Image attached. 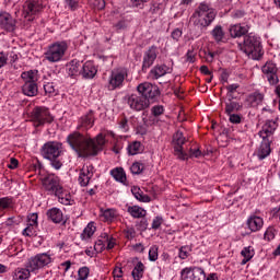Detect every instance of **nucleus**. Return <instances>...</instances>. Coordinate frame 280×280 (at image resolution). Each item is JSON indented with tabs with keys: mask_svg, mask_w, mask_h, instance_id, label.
Returning a JSON list of instances; mask_svg holds the SVG:
<instances>
[{
	"mask_svg": "<svg viewBox=\"0 0 280 280\" xmlns=\"http://www.w3.org/2000/svg\"><path fill=\"white\" fill-rule=\"evenodd\" d=\"M128 213L131 218H145L147 211L145 209L139 207V206H130L127 209Z\"/></svg>",
	"mask_w": 280,
	"mask_h": 280,
	"instance_id": "30",
	"label": "nucleus"
},
{
	"mask_svg": "<svg viewBox=\"0 0 280 280\" xmlns=\"http://www.w3.org/2000/svg\"><path fill=\"white\" fill-rule=\"evenodd\" d=\"M67 141L72 150L82 159L97 156L98 152H102L106 144V138L102 133H98L95 139H91L78 131L70 133Z\"/></svg>",
	"mask_w": 280,
	"mask_h": 280,
	"instance_id": "1",
	"label": "nucleus"
},
{
	"mask_svg": "<svg viewBox=\"0 0 280 280\" xmlns=\"http://www.w3.org/2000/svg\"><path fill=\"white\" fill-rule=\"evenodd\" d=\"M230 116L231 124H241L242 122V116L237 114H228Z\"/></svg>",
	"mask_w": 280,
	"mask_h": 280,
	"instance_id": "53",
	"label": "nucleus"
},
{
	"mask_svg": "<svg viewBox=\"0 0 280 280\" xmlns=\"http://www.w3.org/2000/svg\"><path fill=\"white\" fill-rule=\"evenodd\" d=\"M51 256L47 253L37 254L31 257L26 264V268H16L12 272L13 280H27L32 272L36 275L45 266H49Z\"/></svg>",
	"mask_w": 280,
	"mask_h": 280,
	"instance_id": "2",
	"label": "nucleus"
},
{
	"mask_svg": "<svg viewBox=\"0 0 280 280\" xmlns=\"http://www.w3.org/2000/svg\"><path fill=\"white\" fill-rule=\"evenodd\" d=\"M126 78H128V69L126 68L114 69L108 80L109 91L121 89V86H124V82L126 81Z\"/></svg>",
	"mask_w": 280,
	"mask_h": 280,
	"instance_id": "9",
	"label": "nucleus"
},
{
	"mask_svg": "<svg viewBox=\"0 0 280 280\" xmlns=\"http://www.w3.org/2000/svg\"><path fill=\"white\" fill-rule=\"evenodd\" d=\"M137 91L142 95V97H145L148 102H155L156 97L161 95V90H159V86L150 82L138 84Z\"/></svg>",
	"mask_w": 280,
	"mask_h": 280,
	"instance_id": "12",
	"label": "nucleus"
},
{
	"mask_svg": "<svg viewBox=\"0 0 280 280\" xmlns=\"http://www.w3.org/2000/svg\"><path fill=\"white\" fill-rule=\"evenodd\" d=\"M93 178V166H83L79 174V184L86 187Z\"/></svg>",
	"mask_w": 280,
	"mask_h": 280,
	"instance_id": "19",
	"label": "nucleus"
},
{
	"mask_svg": "<svg viewBox=\"0 0 280 280\" xmlns=\"http://www.w3.org/2000/svg\"><path fill=\"white\" fill-rule=\"evenodd\" d=\"M182 280H205V270L200 267L185 268L180 272Z\"/></svg>",
	"mask_w": 280,
	"mask_h": 280,
	"instance_id": "15",
	"label": "nucleus"
},
{
	"mask_svg": "<svg viewBox=\"0 0 280 280\" xmlns=\"http://www.w3.org/2000/svg\"><path fill=\"white\" fill-rule=\"evenodd\" d=\"M128 152L131 156H135V154L143 152V147L141 145V142L135 141L131 144H129Z\"/></svg>",
	"mask_w": 280,
	"mask_h": 280,
	"instance_id": "38",
	"label": "nucleus"
},
{
	"mask_svg": "<svg viewBox=\"0 0 280 280\" xmlns=\"http://www.w3.org/2000/svg\"><path fill=\"white\" fill-rule=\"evenodd\" d=\"M32 121L35 128H39V126H45V124H51L54 117L46 107H35L32 112Z\"/></svg>",
	"mask_w": 280,
	"mask_h": 280,
	"instance_id": "10",
	"label": "nucleus"
},
{
	"mask_svg": "<svg viewBox=\"0 0 280 280\" xmlns=\"http://www.w3.org/2000/svg\"><path fill=\"white\" fill-rule=\"evenodd\" d=\"M42 185L48 194L52 196H60L62 194L63 188L60 184V178L56 175H47L42 179Z\"/></svg>",
	"mask_w": 280,
	"mask_h": 280,
	"instance_id": "11",
	"label": "nucleus"
},
{
	"mask_svg": "<svg viewBox=\"0 0 280 280\" xmlns=\"http://www.w3.org/2000/svg\"><path fill=\"white\" fill-rule=\"evenodd\" d=\"M130 170L133 174H141L143 172V164L136 162L131 165Z\"/></svg>",
	"mask_w": 280,
	"mask_h": 280,
	"instance_id": "49",
	"label": "nucleus"
},
{
	"mask_svg": "<svg viewBox=\"0 0 280 280\" xmlns=\"http://www.w3.org/2000/svg\"><path fill=\"white\" fill-rule=\"evenodd\" d=\"M276 130H277V121H275V120H267L262 125V128L258 132V135L262 139L272 140V135H275Z\"/></svg>",
	"mask_w": 280,
	"mask_h": 280,
	"instance_id": "18",
	"label": "nucleus"
},
{
	"mask_svg": "<svg viewBox=\"0 0 280 280\" xmlns=\"http://www.w3.org/2000/svg\"><path fill=\"white\" fill-rule=\"evenodd\" d=\"M238 48L252 60H259L264 56L261 52V42L259 37L253 34L245 35L243 43H238Z\"/></svg>",
	"mask_w": 280,
	"mask_h": 280,
	"instance_id": "4",
	"label": "nucleus"
},
{
	"mask_svg": "<svg viewBox=\"0 0 280 280\" xmlns=\"http://www.w3.org/2000/svg\"><path fill=\"white\" fill-rule=\"evenodd\" d=\"M69 49L67 42H56L51 44L45 52V59L48 62H60Z\"/></svg>",
	"mask_w": 280,
	"mask_h": 280,
	"instance_id": "7",
	"label": "nucleus"
},
{
	"mask_svg": "<svg viewBox=\"0 0 280 280\" xmlns=\"http://www.w3.org/2000/svg\"><path fill=\"white\" fill-rule=\"evenodd\" d=\"M156 46H151L143 56V61H142V71H148L150 67L154 65V60H156Z\"/></svg>",
	"mask_w": 280,
	"mask_h": 280,
	"instance_id": "17",
	"label": "nucleus"
},
{
	"mask_svg": "<svg viewBox=\"0 0 280 280\" xmlns=\"http://www.w3.org/2000/svg\"><path fill=\"white\" fill-rule=\"evenodd\" d=\"M55 196L58 197V201L60 202V205H71V195L65 194V190H62L61 194Z\"/></svg>",
	"mask_w": 280,
	"mask_h": 280,
	"instance_id": "40",
	"label": "nucleus"
},
{
	"mask_svg": "<svg viewBox=\"0 0 280 280\" xmlns=\"http://www.w3.org/2000/svg\"><path fill=\"white\" fill-rule=\"evenodd\" d=\"M113 276H114V280H121V278L124 277V270H121L120 267H116L113 270Z\"/></svg>",
	"mask_w": 280,
	"mask_h": 280,
	"instance_id": "51",
	"label": "nucleus"
},
{
	"mask_svg": "<svg viewBox=\"0 0 280 280\" xmlns=\"http://www.w3.org/2000/svg\"><path fill=\"white\" fill-rule=\"evenodd\" d=\"M102 218L104 222H113L115 220V210L113 209H107L102 212Z\"/></svg>",
	"mask_w": 280,
	"mask_h": 280,
	"instance_id": "41",
	"label": "nucleus"
},
{
	"mask_svg": "<svg viewBox=\"0 0 280 280\" xmlns=\"http://www.w3.org/2000/svg\"><path fill=\"white\" fill-rule=\"evenodd\" d=\"M202 54L207 62H213V58H215V52L203 50Z\"/></svg>",
	"mask_w": 280,
	"mask_h": 280,
	"instance_id": "52",
	"label": "nucleus"
},
{
	"mask_svg": "<svg viewBox=\"0 0 280 280\" xmlns=\"http://www.w3.org/2000/svg\"><path fill=\"white\" fill-rule=\"evenodd\" d=\"M173 40H180V37L183 36V31H180L179 28H175L172 34H171Z\"/></svg>",
	"mask_w": 280,
	"mask_h": 280,
	"instance_id": "55",
	"label": "nucleus"
},
{
	"mask_svg": "<svg viewBox=\"0 0 280 280\" xmlns=\"http://www.w3.org/2000/svg\"><path fill=\"white\" fill-rule=\"evenodd\" d=\"M36 73H38V71H27V72H23L21 74L22 80H24V84H26V82H35L36 80H38V78L36 77Z\"/></svg>",
	"mask_w": 280,
	"mask_h": 280,
	"instance_id": "39",
	"label": "nucleus"
},
{
	"mask_svg": "<svg viewBox=\"0 0 280 280\" xmlns=\"http://www.w3.org/2000/svg\"><path fill=\"white\" fill-rule=\"evenodd\" d=\"M261 71L265 78L268 80L269 84L271 85L279 84V75L277 74L279 71V68H277V63L272 61H267L262 66Z\"/></svg>",
	"mask_w": 280,
	"mask_h": 280,
	"instance_id": "14",
	"label": "nucleus"
},
{
	"mask_svg": "<svg viewBox=\"0 0 280 280\" xmlns=\"http://www.w3.org/2000/svg\"><path fill=\"white\" fill-rule=\"evenodd\" d=\"M45 10V0H26L23 4L22 15L27 21H34Z\"/></svg>",
	"mask_w": 280,
	"mask_h": 280,
	"instance_id": "6",
	"label": "nucleus"
},
{
	"mask_svg": "<svg viewBox=\"0 0 280 280\" xmlns=\"http://www.w3.org/2000/svg\"><path fill=\"white\" fill-rule=\"evenodd\" d=\"M95 124V115L93 114V110H90L88 114L83 115L79 119V128H84L85 130H89V128H93Z\"/></svg>",
	"mask_w": 280,
	"mask_h": 280,
	"instance_id": "22",
	"label": "nucleus"
},
{
	"mask_svg": "<svg viewBox=\"0 0 280 280\" xmlns=\"http://www.w3.org/2000/svg\"><path fill=\"white\" fill-rule=\"evenodd\" d=\"M186 62H196V54L194 50H188L186 54Z\"/></svg>",
	"mask_w": 280,
	"mask_h": 280,
	"instance_id": "58",
	"label": "nucleus"
},
{
	"mask_svg": "<svg viewBox=\"0 0 280 280\" xmlns=\"http://www.w3.org/2000/svg\"><path fill=\"white\" fill-rule=\"evenodd\" d=\"M190 156H195V159H200L202 156V151L200 149H190Z\"/></svg>",
	"mask_w": 280,
	"mask_h": 280,
	"instance_id": "60",
	"label": "nucleus"
},
{
	"mask_svg": "<svg viewBox=\"0 0 280 280\" xmlns=\"http://www.w3.org/2000/svg\"><path fill=\"white\" fill-rule=\"evenodd\" d=\"M247 226L249 231H252L253 233H257V231H260V229L264 226V219L257 215L250 217L247 220Z\"/></svg>",
	"mask_w": 280,
	"mask_h": 280,
	"instance_id": "24",
	"label": "nucleus"
},
{
	"mask_svg": "<svg viewBox=\"0 0 280 280\" xmlns=\"http://www.w3.org/2000/svg\"><path fill=\"white\" fill-rule=\"evenodd\" d=\"M149 259L150 261H156L159 259V246L153 245L149 250Z\"/></svg>",
	"mask_w": 280,
	"mask_h": 280,
	"instance_id": "42",
	"label": "nucleus"
},
{
	"mask_svg": "<svg viewBox=\"0 0 280 280\" xmlns=\"http://www.w3.org/2000/svg\"><path fill=\"white\" fill-rule=\"evenodd\" d=\"M79 280H86L89 279V267H82L79 269L78 272Z\"/></svg>",
	"mask_w": 280,
	"mask_h": 280,
	"instance_id": "48",
	"label": "nucleus"
},
{
	"mask_svg": "<svg viewBox=\"0 0 280 280\" xmlns=\"http://www.w3.org/2000/svg\"><path fill=\"white\" fill-rule=\"evenodd\" d=\"M44 91L46 95H54L56 93V85H54L51 82H48L44 85Z\"/></svg>",
	"mask_w": 280,
	"mask_h": 280,
	"instance_id": "47",
	"label": "nucleus"
},
{
	"mask_svg": "<svg viewBox=\"0 0 280 280\" xmlns=\"http://www.w3.org/2000/svg\"><path fill=\"white\" fill-rule=\"evenodd\" d=\"M42 154L44 159L50 161V165L55 170H60L62 167V160L60 155L62 154V144L59 142H47L43 145Z\"/></svg>",
	"mask_w": 280,
	"mask_h": 280,
	"instance_id": "5",
	"label": "nucleus"
},
{
	"mask_svg": "<svg viewBox=\"0 0 280 280\" xmlns=\"http://www.w3.org/2000/svg\"><path fill=\"white\" fill-rule=\"evenodd\" d=\"M246 102L248 106H250L252 108H256V106H259L260 104H262L264 94L259 92H254L247 96Z\"/></svg>",
	"mask_w": 280,
	"mask_h": 280,
	"instance_id": "28",
	"label": "nucleus"
},
{
	"mask_svg": "<svg viewBox=\"0 0 280 280\" xmlns=\"http://www.w3.org/2000/svg\"><path fill=\"white\" fill-rule=\"evenodd\" d=\"M238 89H240V84H237V83L228 85V86H226L228 100H233V93H235Z\"/></svg>",
	"mask_w": 280,
	"mask_h": 280,
	"instance_id": "46",
	"label": "nucleus"
},
{
	"mask_svg": "<svg viewBox=\"0 0 280 280\" xmlns=\"http://www.w3.org/2000/svg\"><path fill=\"white\" fill-rule=\"evenodd\" d=\"M186 141H187V139H185V136H183V132H180V131H177L173 136V145H174L175 156H177V159H179V161H187V159H189L187 153H185V151H183V145H185Z\"/></svg>",
	"mask_w": 280,
	"mask_h": 280,
	"instance_id": "13",
	"label": "nucleus"
},
{
	"mask_svg": "<svg viewBox=\"0 0 280 280\" xmlns=\"http://www.w3.org/2000/svg\"><path fill=\"white\" fill-rule=\"evenodd\" d=\"M0 27L4 32H14L16 30V20L8 12L0 13Z\"/></svg>",
	"mask_w": 280,
	"mask_h": 280,
	"instance_id": "16",
	"label": "nucleus"
},
{
	"mask_svg": "<svg viewBox=\"0 0 280 280\" xmlns=\"http://www.w3.org/2000/svg\"><path fill=\"white\" fill-rule=\"evenodd\" d=\"M38 224V214L33 213L30 218H28V225L30 226H36Z\"/></svg>",
	"mask_w": 280,
	"mask_h": 280,
	"instance_id": "56",
	"label": "nucleus"
},
{
	"mask_svg": "<svg viewBox=\"0 0 280 280\" xmlns=\"http://www.w3.org/2000/svg\"><path fill=\"white\" fill-rule=\"evenodd\" d=\"M96 228L93 223H89L81 234V240H91L93 237Z\"/></svg>",
	"mask_w": 280,
	"mask_h": 280,
	"instance_id": "36",
	"label": "nucleus"
},
{
	"mask_svg": "<svg viewBox=\"0 0 280 280\" xmlns=\"http://www.w3.org/2000/svg\"><path fill=\"white\" fill-rule=\"evenodd\" d=\"M47 217L51 222H55V224H60V222L65 221V214H62V210L58 208H51L47 211Z\"/></svg>",
	"mask_w": 280,
	"mask_h": 280,
	"instance_id": "26",
	"label": "nucleus"
},
{
	"mask_svg": "<svg viewBox=\"0 0 280 280\" xmlns=\"http://www.w3.org/2000/svg\"><path fill=\"white\" fill-rule=\"evenodd\" d=\"M271 143H272V140L262 139L259 151H258V158L260 159V161H264V159H266L267 156H270V152H272L270 149Z\"/></svg>",
	"mask_w": 280,
	"mask_h": 280,
	"instance_id": "25",
	"label": "nucleus"
},
{
	"mask_svg": "<svg viewBox=\"0 0 280 280\" xmlns=\"http://www.w3.org/2000/svg\"><path fill=\"white\" fill-rule=\"evenodd\" d=\"M104 246H105L104 241L98 240V241L95 243V245H94V249L102 252V250H104Z\"/></svg>",
	"mask_w": 280,
	"mask_h": 280,
	"instance_id": "62",
	"label": "nucleus"
},
{
	"mask_svg": "<svg viewBox=\"0 0 280 280\" xmlns=\"http://www.w3.org/2000/svg\"><path fill=\"white\" fill-rule=\"evenodd\" d=\"M242 257L250 259L252 257H255V249H253L250 246L243 248L241 252Z\"/></svg>",
	"mask_w": 280,
	"mask_h": 280,
	"instance_id": "44",
	"label": "nucleus"
},
{
	"mask_svg": "<svg viewBox=\"0 0 280 280\" xmlns=\"http://www.w3.org/2000/svg\"><path fill=\"white\" fill-rule=\"evenodd\" d=\"M161 224H163V218L162 217H155L153 219L151 229H153L154 231L161 229Z\"/></svg>",
	"mask_w": 280,
	"mask_h": 280,
	"instance_id": "50",
	"label": "nucleus"
},
{
	"mask_svg": "<svg viewBox=\"0 0 280 280\" xmlns=\"http://www.w3.org/2000/svg\"><path fill=\"white\" fill-rule=\"evenodd\" d=\"M248 30H250L248 25L234 24L230 26L229 32L232 38H241V36H246V34H248Z\"/></svg>",
	"mask_w": 280,
	"mask_h": 280,
	"instance_id": "21",
	"label": "nucleus"
},
{
	"mask_svg": "<svg viewBox=\"0 0 280 280\" xmlns=\"http://www.w3.org/2000/svg\"><path fill=\"white\" fill-rule=\"evenodd\" d=\"M242 108L240 103L233 101V98H229V102L225 103V113L226 115H231L232 113H237Z\"/></svg>",
	"mask_w": 280,
	"mask_h": 280,
	"instance_id": "32",
	"label": "nucleus"
},
{
	"mask_svg": "<svg viewBox=\"0 0 280 280\" xmlns=\"http://www.w3.org/2000/svg\"><path fill=\"white\" fill-rule=\"evenodd\" d=\"M167 73H171L170 67H167L166 65H158L153 69H151L149 75L152 80H159V78H163V75H167Z\"/></svg>",
	"mask_w": 280,
	"mask_h": 280,
	"instance_id": "23",
	"label": "nucleus"
},
{
	"mask_svg": "<svg viewBox=\"0 0 280 280\" xmlns=\"http://www.w3.org/2000/svg\"><path fill=\"white\" fill-rule=\"evenodd\" d=\"M127 105L131 108L135 113H141V110H147L150 108L152 102H149L148 98L141 95L139 92L138 94H129L125 96Z\"/></svg>",
	"mask_w": 280,
	"mask_h": 280,
	"instance_id": "8",
	"label": "nucleus"
},
{
	"mask_svg": "<svg viewBox=\"0 0 280 280\" xmlns=\"http://www.w3.org/2000/svg\"><path fill=\"white\" fill-rule=\"evenodd\" d=\"M22 92L27 95V97H36V95H38V84H36V82H26L22 86Z\"/></svg>",
	"mask_w": 280,
	"mask_h": 280,
	"instance_id": "27",
	"label": "nucleus"
},
{
	"mask_svg": "<svg viewBox=\"0 0 280 280\" xmlns=\"http://www.w3.org/2000/svg\"><path fill=\"white\" fill-rule=\"evenodd\" d=\"M81 75L85 80H92L94 75H97V68L92 61H86L81 66Z\"/></svg>",
	"mask_w": 280,
	"mask_h": 280,
	"instance_id": "20",
	"label": "nucleus"
},
{
	"mask_svg": "<svg viewBox=\"0 0 280 280\" xmlns=\"http://www.w3.org/2000/svg\"><path fill=\"white\" fill-rule=\"evenodd\" d=\"M68 75L73 78V75H82V62L78 60H72L67 65Z\"/></svg>",
	"mask_w": 280,
	"mask_h": 280,
	"instance_id": "29",
	"label": "nucleus"
},
{
	"mask_svg": "<svg viewBox=\"0 0 280 280\" xmlns=\"http://www.w3.org/2000/svg\"><path fill=\"white\" fill-rule=\"evenodd\" d=\"M9 170H16L19 167V160L11 158L10 164H8Z\"/></svg>",
	"mask_w": 280,
	"mask_h": 280,
	"instance_id": "59",
	"label": "nucleus"
},
{
	"mask_svg": "<svg viewBox=\"0 0 280 280\" xmlns=\"http://www.w3.org/2000/svg\"><path fill=\"white\" fill-rule=\"evenodd\" d=\"M119 128L122 130V132H128V119L121 118L119 121Z\"/></svg>",
	"mask_w": 280,
	"mask_h": 280,
	"instance_id": "57",
	"label": "nucleus"
},
{
	"mask_svg": "<svg viewBox=\"0 0 280 280\" xmlns=\"http://www.w3.org/2000/svg\"><path fill=\"white\" fill-rule=\"evenodd\" d=\"M143 270H145V267L143 266V262L139 261L133 268L131 276L135 280H141L143 279Z\"/></svg>",
	"mask_w": 280,
	"mask_h": 280,
	"instance_id": "33",
	"label": "nucleus"
},
{
	"mask_svg": "<svg viewBox=\"0 0 280 280\" xmlns=\"http://www.w3.org/2000/svg\"><path fill=\"white\" fill-rule=\"evenodd\" d=\"M165 113V108L162 105H155L151 108V114L153 117H161Z\"/></svg>",
	"mask_w": 280,
	"mask_h": 280,
	"instance_id": "45",
	"label": "nucleus"
},
{
	"mask_svg": "<svg viewBox=\"0 0 280 280\" xmlns=\"http://www.w3.org/2000/svg\"><path fill=\"white\" fill-rule=\"evenodd\" d=\"M14 207V200L10 197L0 198V213H3L7 209H12Z\"/></svg>",
	"mask_w": 280,
	"mask_h": 280,
	"instance_id": "34",
	"label": "nucleus"
},
{
	"mask_svg": "<svg viewBox=\"0 0 280 280\" xmlns=\"http://www.w3.org/2000/svg\"><path fill=\"white\" fill-rule=\"evenodd\" d=\"M131 192L133 194L136 200H139L140 202H150L151 198L148 195H144L143 191H141V188L133 186L131 188Z\"/></svg>",
	"mask_w": 280,
	"mask_h": 280,
	"instance_id": "31",
	"label": "nucleus"
},
{
	"mask_svg": "<svg viewBox=\"0 0 280 280\" xmlns=\"http://www.w3.org/2000/svg\"><path fill=\"white\" fill-rule=\"evenodd\" d=\"M34 225H30V223H28V225H27V228H25L24 230H23V235H25L26 237H30V235H32V231H33V228Z\"/></svg>",
	"mask_w": 280,
	"mask_h": 280,
	"instance_id": "64",
	"label": "nucleus"
},
{
	"mask_svg": "<svg viewBox=\"0 0 280 280\" xmlns=\"http://www.w3.org/2000/svg\"><path fill=\"white\" fill-rule=\"evenodd\" d=\"M215 10L210 8L206 2H201L191 15L190 21L199 30H205V27H209L215 21Z\"/></svg>",
	"mask_w": 280,
	"mask_h": 280,
	"instance_id": "3",
	"label": "nucleus"
},
{
	"mask_svg": "<svg viewBox=\"0 0 280 280\" xmlns=\"http://www.w3.org/2000/svg\"><path fill=\"white\" fill-rule=\"evenodd\" d=\"M93 4L96 10H104L106 8V0H94Z\"/></svg>",
	"mask_w": 280,
	"mask_h": 280,
	"instance_id": "54",
	"label": "nucleus"
},
{
	"mask_svg": "<svg viewBox=\"0 0 280 280\" xmlns=\"http://www.w3.org/2000/svg\"><path fill=\"white\" fill-rule=\"evenodd\" d=\"M110 175L113 176V178H115V180H117L118 183H126V172H124V168H116V170H112L110 171Z\"/></svg>",
	"mask_w": 280,
	"mask_h": 280,
	"instance_id": "35",
	"label": "nucleus"
},
{
	"mask_svg": "<svg viewBox=\"0 0 280 280\" xmlns=\"http://www.w3.org/2000/svg\"><path fill=\"white\" fill-rule=\"evenodd\" d=\"M150 0H133L135 8H140V10H143L144 3H148Z\"/></svg>",
	"mask_w": 280,
	"mask_h": 280,
	"instance_id": "61",
	"label": "nucleus"
},
{
	"mask_svg": "<svg viewBox=\"0 0 280 280\" xmlns=\"http://www.w3.org/2000/svg\"><path fill=\"white\" fill-rule=\"evenodd\" d=\"M189 253H191V246H189V245L182 246L179 248V258L187 259V257H189Z\"/></svg>",
	"mask_w": 280,
	"mask_h": 280,
	"instance_id": "43",
	"label": "nucleus"
},
{
	"mask_svg": "<svg viewBox=\"0 0 280 280\" xmlns=\"http://www.w3.org/2000/svg\"><path fill=\"white\" fill-rule=\"evenodd\" d=\"M211 35L215 40V43H222V40L224 39V31L222 30V26L220 25L215 26L212 30Z\"/></svg>",
	"mask_w": 280,
	"mask_h": 280,
	"instance_id": "37",
	"label": "nucleus"
},
{
	"mask_svg": "<svg viewBox=\"0 0 280 280\" xmlns=\"http://www.w3.org/2000/svg\"><path fill=\"white\" fill-rule=\"evenodd\" d=\"M114 27L116 32H119V30H126V22L119 21L114 25Z\"/></svg>",
	"mask_w": 280,
	"mask_h": 280,
	"instance_id": "63",
	"label": "nucleus"
}]
</instances>
